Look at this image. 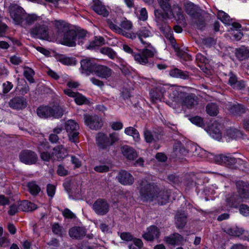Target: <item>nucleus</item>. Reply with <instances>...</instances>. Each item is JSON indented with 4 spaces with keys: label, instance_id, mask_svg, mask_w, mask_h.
Segmentation results:
<instances>
[{
    "label": "nucleus",
    "instance_id": "1",
    "mask_svg": "<svg viewBox=\"0 0 249 249\" xmlns=\"http://www.w3.org/2000/svg\"><path fill=\"white\" fill-rule=\"evenodd\" d=\"M140 197L143 201H157L160 205L165 204L168 200L167 192L159 191L157 186L146 180L139 182Z\"/></svg>",
    "mask_w": 249,
    "mask_h": 249
},
{
    "label": "nucleus",
    "instance_id": "2",
    "mask_svg": "<svg viewBox=\"0 0 249 249\" xmlns=\"http://www.w3.org/2000/svg\"><path fill=\"white\" fill-rule=\"evenodd\" d=\"M180 92L178 95L176 96L173 101L171 103L169 101L167 102V104L174 109L178 108L179 105L187 108H192L197 105L198 98L194 94H189L184 92L181 87Z\"/></svg>",
    "mask_w": 249,
    "mask_h": 249
},
{
    "label": "nucleus",
    "instance_id": "3",
    "mask_svg": "<svg viewBox=\"0 0 249 249\" xmlns=\"http://www.w3.org/2000/svg\"><path fill=\"white\" fill-rule=\"evenodd\" d=\"M123 49L126 53L131 54L134 60L138 63L142 65H145L148 62V59L154 56L156 53L155 49H151L145 48L140 51L139 53H135L133 50L127 45H123Z\"/></svg>",
    "mask_w": 249,
    "mask_h": 249
},
{
    "label": "nucleus",
    "instance_id": "4",
    "mask_svg": "<svg viewBox=\"0 0 249 249\" xmlns=\"http://www.w3.org/2000/svg\"><path fill=\"white\" fill-rule=\"evenodd\" d=\"M236 186L239 197L234 195L230 198H227V202L230 207H236L237 205L236 202L249 198V184L243 181H239Z\"/></svg>",
    "mask_w": 249,
    "mask_h": 249
},
{
    "label": "nucleus",
    "instance_id": "5",
    "mask_svg": "<svg viewBox=\"0 0 249 249\" xmlns=\"http://www.w3.org/2000/svg\"><path fill=\"white\" fill-rule=\"evenodd\" d=\"M64 109L59 106H53V107L49 106H42L39 107L36 110L37 115L41 118L54 117L60 118L63 114Z\"/></svg>",
    "mask_w": 249,
    "mask_h": 249
},
{
    "label": "nucleus",
    "instance_id": "6",
    "mask_svg": "<svg viewBox=\"0 0 249 249\" xmlns=\"http://www.w3.org/2000/svg\"><path fill=\"white\" fill-rule=\"evenodd\" d=\"M49 20L45 18L43 19V22H40V24H37L31 29V36L35 38L48 39L49 37Z\"/></svg>",
    "mask_w": 249,
    "mask_h": 249
},
{
    "label": "nucleus",
    "instance_id": "7",
    "mask_svg": "<svg viewBox=\"0 0 249 249\" xmlns=\"http://www.w3.org/2000/svg\"><path fill=\"white\" fill-rule=\"evenodd\" d=\"M160 7L165 12L167 17L175 16L176 14L178 17V20L180 22L184 20V16L182 14L181 9L178 5L173 7V9L171 8L170 0H157Z\"/></svg>",
    "mask_w": 249,
    "mask_h": 249
},
{
    "label": "nucleus",
    "instance_id": "8",
    "mask_svg": "<svg viewBox=\"0 0 249 249\" xmlns=\"http://www.w3.org/2000/svg\"><path fill=\"white\" fill-rule=\"evenodd\" d=\"M62 32L63 34L60 33L59 35L60 43L70 47L75 46L76 31L69 30L67 27H65Z\"/></svg>",
    "mask_w": 249,
    "mask_h": 249
},
{
    "label": "nucleus",
    "instance_id": "9",
    "mask_svg": "<svg viewBox=\"0 0 249 249\" xmlns=\"http://www.w3.org/2000/svg\"><path fill=\"white\" fill-rule=\"evenodd\" d=\"M65 129L70 141L73 142H77L79 134L78 124L73 120H69L65 123Z\"/></svg>",
    "mask_w": 249,
    "mask_h": 249
},
{
    "label": "nucleus",
    "instance_id": "10",
    "mask_svg": "<svg viewBox=\"0 0 249 249\" xmlns=\"http://www.w3.org/2000/svg\"><path fill=\"white\" fill-rule=\"evenodd\" d=\"M181 87L176 86H171L169 85H163L159 84L156 86V90H158L163 96L164 93L167 91L169 93V98L171 99L172 101H174V98H176V96L180 94Z\"/></svg>",
    "mask_w": 249,
    "mask_h": 249
},
{
    "label": "nucleus",
    "instance_id": "11",
    "mask_svg": "<svg viewBox=\"0 0 249 249\" xmlns=\"http://www.w3.org/2000/svg\"><path fill=\"white\" fill-rule=\"evenodd\" d=\"M11 17L16 24L21 23L25 17L24 10L20 6L14 3L11 4L9 7Z\"/></svg>",
    "mask_w": 249,
    "mask_h": 249
},
{
    "label": "nucleus",
    "instance_id": "12",
    "mask_svg": "<svg viewBox=\"0 0 249 249\" xmlns=\"http://www.w3.org/2000/svg\"><path fill=\"white\" fill-rule=\"evenodd\" d=\"M85 124L92 130L100 129L103 125V122L101 118L97 115H84Z\"/></svg>",
    "mask_w": 249,
    "mask_h": 249
},
{
    "label": "nucleus",
    "instance_id": "13",
    "mask_svg": "<svg viewBox=\"0 0 249 249\" xmlns=\"http://www.w3.org/2000/svg\"><path fill=\"white\" fill-rule=\"evenodd\" d=\"M53 150V155H51L48 152H41L40 154L41 159L44 161H49L54 155L58 160H60L64 158L67 154L66 150L62 145L54 147Z\"/></svg>",
    "mask_w": 249,
    "mask_h": 249
},
{
    "label": "nucleus",
    "instance_id": "14",
    "mask_svg": "<svg viewBox=\"0 0 249 249\" xmlns=\"http://www.w3.org/2000/svg\"><path fill=\"white\" fill-rule=\"evenodd\" d=\"M92 209L97 214L104 215L108 212L109 205L106 200L98 199L93 203Z\"/></svg>",
    "mask_w": 249,
    "mask_h": 249
},
{
    "label": "nucleus",
    "instance_id": "15",
    "mask_svg": "<svg viewBox=\"0 0 249 249\" xmlns=\"http://www.w3.org/2000/svg\"><path fill=\"white\" fill-rule=\"evenodd\" d=\"M107 23L109 28L114 32L119 34L122 35L127 38L131 39H134L136 38V35L133 33H128L125 31L123 30L122 28H120L117 24L118 23L117 20L115 19H107Z\"/></svg>",
    "mask_w": 249,
    "mask_h": 249
},
{
    "label": "nucleus",
    "instance_id": "16",
    "mask_svg": "<svg viewBox=\"0 0 249 249\" xmlns=\"http://www.w3.org/2000/svg\"><path fill=\"white\" fill-rule=\"evenodd\" d=\"M20 161L27 164H32L35 163L38 157L36 154L30 150L22 151L19 156Z\"/></svg>",
    "mask_w": 249,
    "mask_h": 249
},
{
    "label": "nucleus",
    "instance_id": "17",
    "mask_svg": "<svg viewBox=\"0 0 249 249\" xmlns=\"http://www.w3.org/2000/svg\"><path fill=\"white\" fill-rule=\"evenodd\" d=\"M160 231L155 226H151L147 228L146 231L142 234V237L147 241H152L158 239L160 235Z\"/></svg>",
    "mask_w": 249,
    "mask_h": 249
},
{
    "label": "nucleus",
    "instance_id": "18",
    "mask_svg": "<svg viewBox=\"0 0 249 249\" xmlns=\"http://www.w3.org/2000/svg\"><path fill=\"white\" fill-rule=\"evenodd\" d=\"M214 160L217 163L226 165H231L237 162V160L230 154L217 155Z\"/></svg>",
    "mask_w": 249,
    "mask_h": 249
},
{
    "label": "nucleus",
    "instance_id": "19",
    "mask_svg": "<svg viewBox=\"0 0 249 249\" xmlns=\"http://www.w3.org/2000/svg\"><path fill=\"white\" fill-rule=\"evenodd\" d=\"M117 178L120 183L124 185H130L134 182L133 176L125 170H122L119 173Z\"/></svg>",
    "mask_w": 249,
    "mask_h": 249
},
{
    "label": "nucleus",
    "instance_id": "20",
    "mask_svg": "<svg viewBox=\"0 0 249 249\" xmlns=\"http://www.w3.org/2000/svg\"><path fill=\"white\" fill-rule=\"evenodd\" d=\"M96 142L99 148L102 149H107L110 146L108 137L103 133H98L96 137Z\"/></svg>",
    "mask_w": 249,
    "mask_h": 249
},
{
    "label": "nucleus",
    "instance_id": "21",
    "mask_svg": "<svg viewBox=\"0 0 249 249\" xmlns=\"http://www.w3.org/2000/svg\"><path fill=\"white\" fill-rule=\"evenodd\" d=\"M94 72L100 78H107L111 75L112 71L106 66L97 65Z\"/></svg>",
    "mask_w": 249,
    "mask_h": 249
},
{
    "label": "nucleus",
    "instance_id": "22",
    "mask_svg": "<svg viewBox=\"0 0 249 249\" xmlns=\"http://www.w3.org/2000/svg\"><path fill=\"white\" fill-rule=\"evenodd\" d=\"M65 94L71 97L74 98V101L76 104L81 105L86 102V98L77 92L73 91L71 89H68L64 90Z\"/></svg>",
    "mask_w": 249,
    "mask_h": 249
},
{
    "label": "nucleus",
    "instance_id": "23",
    "mask_svg": "<svg viewBox=\"0 0 249 249\" xmlns=\"http://www.w3.org/2000/svg\"><path fill=\"white\" fill-rule=\"evenodd\" d=\"M9 106L15 109H22L27 105L26 100L22 97H15L9 102Z\"/></svg>",
    "mask_w": 249,
    "mask_h": 249
},
{
    "label": "nucleus",
    "instance_id": "24",
    "mask_svg": "<svg viewBox=\"0 0 249 249\" xmlns=\"http://www.w3.org/2000/svg\"><path fill=\"white\" fill-rule=\"evenodd\" d=\"M137 34L141 43L144 45L145 48L150 47V43L143 40V38H147L152 36V33L150 31L146 28H142L138 31Z\"/></svg>",
    "mask_w": 249,
    "mask_h": 249
},
{
    "label": "nucleus",
    "instance_id": "25",
    "mask_svg": "<svg viewBox=\"0 0 249 249\" xmlns=\"http://www.w3.org/2000/svg\"><path fill=\"white\" fill-rule=\"evenodd\" d=\"M121 151L123 155L129 160H133L137 157V153L135 150L128 145L122 147Z\"/></svg>",
    "mask_w": 249,
    "mask_h": 249
},
{
    "label": "nucleus",
    "instance_id": "26",
    "mask_svg": "<svg viewBox=\"0 0 249 249\" xmlns=\"http://www.w3.org/2000/svg\"><path fill=\"white\" fill-rule=\"evenodd\" d=\"M186 12L193 18L197 17L200 15V10L193 3L187 2L185 4Z\"/></svg>",
    "mask_w": 249,
    "mask_h": 249
},
{
    "label": "nucleus",
    "instance_id": "27",
    "mask_svg": "<svg viewBox=\"0 0 249 249\" xmlns=\"http://www.w3.org/2000/svg\"><path fill=\"white\" fill-rule=\"evenodd\" d=\"M93 10L98 14L106 17L108 13L106 8L99 0H93Z\"/></svg>",
    "mask_w": 249,
    "mask_h": 249
},
{
    "label": "nucleus",
    "instance_id": "28",
    "mask_svg": "<svg viewBox=\"0 0 249 249\" xmlns=\"http://www.w3.org/2000/svg\"><path fill=\"white\" fill-rule=\"evenodd\" d=\"M97 64L91 62L89 59H85L81 61V67L83 71L89 72H94Z\"/></svg>",
    "mask_w": 249,
    "mask_h": 249
},
{
    "label": "nucleus",
    "instance_id": "29",
    "mask_svg": "<svg viewBox=\"0 0 249 249\" xmlns=\"http://www.w3.org/2000/svg\"><path fill=\"white\" fill-rule=\"evenodd\" d=\"M228 109L234 116H240L246 111L245 107L239 104L229 105Z\"/></svg>",
    "mask_w": 249,
    "mask_h": 249
},
{
    "label": "nucleus",
    "instance_id": "30",
    "mask_svg": "<svg viewBox=\"0 0 249 249\" xmlns=\"http://www.w3.org/2000/svg\"><path fill=\"white\" fill-rule=\"evenodd\" d=\"M186 214L184 212H178L175 216V223L178 228H182L186 223Z\"/></svg>",
    "mask_w": 249,
    "mask_h": 249
},
{
    "label": "nucleus",
    "instance_id": "31",
    "mask_svg": "<svg viewBox=\"0 0 249 249\" xmlns=\"http://www.w3.org/2000/svg\"><path fill=\"white\" fill-rule=\"evenodd\" d=\"M24 18H25L26 22L28 25L35 24L36 25L37 24H40V22H43V19L45 18L37 16L36 14H30L25 16Z\"/></svg>",
    "mask_w": 249,
    "mask_h": 249
},
{
    "label": "nucleus",
    "instance_id": "32",
    "mask_svg": "<svg viewBox=\"0 0 249 249\" xmlns=\"http://www.w3.org/2000/svg\"><path fill=\"white\" fill-rule=\"evenodd\" d=\"M69 235L72 238L80 239L85 236V231L81 228L74 227L70 230Z\"/></svg>",
    "mask_w": 249,
    "mask_h": 249
},
{
    "label": "nucleus",
    "instance_id": "33",
    "mask_svg": "<svg viewBox=\"0 0 249 249\" xmlns=\"http://www.w3.org/2000/svg\"><path fill=\"white\" fill-rule=\"evenodd\" d=\"M182 240V236L178 233L173 234L169 236L166 237L164 239V241L167 243L172 245L180 244Z\"/></svg>",
    "mask_w": 249,
    "mask_h": 249
},
{
    "label": "nucleus",
    "instance_id": "34",
    "mask_svg": "<svg viewBox=\"0 0 249 249\" xmlns=\"http://www.w3.org/2000/svg\"><path fill=\"white\" fill-rule=\"evenodd\" d=\"M124 132L127 135L132 136L134 140L136 142L140 140L139 133L137 129L133 127L129 126L125 128Z\"/></svg>",
    "mask_w": 249,
    "mask_h": 249
},
{
    "label": "nucleus",
    "instance_id": "35",
    "mask_svg": "<svg viewBox=\"0 0 249 249\" xmlns=\"http://www.w3.org/2000/svg\"><path fill=\"white\" fill-rule=\"evenodd\" d=\"M173 150L176 156L179 158L187 153V151L182 146V144L179 142L175 143Z\"/></svg>",
    "mask_w": 249,
    "mask_h": 249
},
{
    "label": "nucleus",
    "instance_id": "36",
    "mask_svg": "<svg viewBox=\"0 0 249 249\" xmlns=\"http://www.w3.org/2000/svg\"><path fill=\"white\" fill-rule=\"evenodd\" d=\"M105 44V39L101 36H96L94 39L91 41L86 48L88 49H94Z\"/></svg>",
    "mask_w": 249,
    "mask_h": 249
},
{
    "label": "nucleus",
    "instance_id": "37",
    "mask_svg": "<svg viewBox=\"0 0 249 249\" xmlns=\"http://www.w3.org/2000/svg\"><path fill=\"white\" fill-rule=\"evenodd\" d=\"M20 210L23 211L29 212L32 211L36 209V206L28 201H24L19 204Z\"/></svg>",
    "mask_w": 249,
    "mask_h": 249
},
{
    "label": "nucleus",
    "instance_id": "38",
    "mask_svg": "<svg viewBox=\"0 0 249 249\" xmlns=\"http://www.w3.org/2000/svg\"><path fill=\"white\" fill-rule=\"evenodd\" d=\"M206 110L207 113L210 116H216L219 112L218 106L214 103H209L206 106Z\"/></svg>",
    "mask_w": 249,
    "mask_h": 249
},
{
    "label": "nucleus",
    "instance_id": "39",
    "mask_svg": "<svg viewBox=\"0 0 249 249\" xmlns=\"http://www.w3.org/2000/svg\"><path fill=\"white\" fill-rule=\"evenodd\" d=\"M169 74L171 76L175 78L186 79L188 77V74L187 72L182 71L177 68L171 70L170 71Z\"/></svg>",
    "mask_w": 249,
    "mask_h": 249
},
{
    "label": "nucleus",
    "instance_id": "40",
    "mask_svg": "<svg viewBox=\"0 0 249 249\" xmlns=\"http://www.w3.org/2000/svg\"><path fill=\"white\" fill-rule=\"evenodd\" d=\"M27 186L29 192L32 195L36 196L41 191V188L36 181H33L29 182Z\"/></svg>",
    "mask_w": 249,
    "mask_h": 249
},
{
    "label": "nucleus",
    "instance_id": "41",
    "mask_svg": "<svg viewBox=\"0 0 249 249\" xmlns=\"http://www.w3.org/2000/svg\"><path fill=\"white\" fill-rule=\"evenodd\" d=\"M236 56L240 60L249 57V50L246 48H239L236 50Z\"/></svg>",
    "mask_w": 249,
    "mask_h": 249
},
{
    "label": "nucleus",
    "instance_id": "42",
    "mask_svg": "<svg viewBox=\"0 0 249 249\" xmlns=\"http://www.w3.org/2000/svg\"><path fill=\"white\" fill-rule=\"evenodd\" d=\"M99 51L102 54L107 55L110 59H113L116 56V53L110 48L103 47Z\"/></svg>",
    "mask_w": 249,
    "mask_h": 249
},
{
    "label": "nucleus",
    "instance_id": "43",
    "mask_svg": "<svg viewBox=\"0 0 249 249\" xmlns=\"http://www.w3.org/2000/svg\"><path fill=\"white\" fill-rule=\"evenodd\" d=\"M217 17L225 24L230 25L231 23V19L230 16L223 11H218Z\"/></svg>",
    "mask_w": 249,
    "mask_h": 249
},
{
    "label": "nucleus",
    "instance_id": "44",
    "mask_svg": "<svg viewBox=\"0 0 249 249\" xmlns=\"http://www.w3.org/2000/svg\"><path fill=\"white\" fill-rule=\"evenodd\" d=\"M210 134L212 138L217 140L221 139L222 136L219 128H218L217 126L214 128V124L210 128Z\"/></svg>",
    "mask_w": 249,
    "mask_h": 249
},
{
    "label": "nucleus",
    "instance_id": "45",
    "mask_svg": "<svg viewBox=\"0 0 249 249\" xmlns=\"http://www.w3.org/2000/svg\"><path fill=\"white\" fill-rule=\"evenodd\" d=\"M149 93L151 101L153 103H156L158 101H160L161 97L163 96L161 93L158 92V90H156V88L155 89L151 90Z\"/></svg>",
    "mask_w": 249,
    "mask_h": 249
},
{
    "label": "nucleus",
    "instance_id": "46",
    "mask_svg": "<svg viewBox=\"0 0 249 249\" xmlns=\"http://www.w3.org/2000/svg\"><path fill=\"white\" fill-rule=\"evenodd\" d=\"M227 134L231 139H237L241 137V132L235 128H231L227 130Z\"/></svg>",
    "mask_w": 249,
    "mask_h": 249
},
{
    "label": "nucleus",
    "instance_id": "47",
    "mask_svg": "<svg viewBox=\"0 0 249 249\" xmlns=\"http://www.w3.org/2000/svg\"><path fill=\"white\" fill-rule=\"evenodd\" d=\"M34 74V72L32 69L29 67L25 68L24 70V75L30 83L34 82V80L33 78Z\"/></svg>",
    "mask_w": 249,
    "mask_h": 249
},
{
    "label": "nucleus",
    "instance_id": "48",
    "mask_svg": "<svg viewBox=\"0 0 249 249\" xmlns=\"http://www.w3.org/2000/svg\"><path fill=\"white\" fill-rule=\"evenodd\" d=\"M143 246L142 241L138 238H135L133 243L130 244L128 246L129 249H141Z\"/></svg>",
    "mask_w": 249,
    "mask_h": 249
},
{
    "label": "nucleus",
    "instance_id": "49",
    "mask_svg": "<svg viewBox=\"0 0 249 249\" xmlns=\"http://www.w3.org/2000/svg\"><path fill=\"white\" fill-rule=\"evenodd\" d=\"M120 26L121 27L120 28L124 31L130 30V29H132V25L131 23L129 21L127 20L126 19L121 21L120 23Z\"/></svg>",
    "mask_w": 249,
    "mask_h": 249
},
{
    "label": "nucleus",
    "instance_id": "50",
    "mask_svg": "<svg viewBox=\"0 0 249 249\" xmlns=\"http://www.w3.org/2000/svg\"><path fill=\"white\" fill-rule=\"evenodd\" d=\"M61 62L67 65H75L76 64V61L73 58L71 57H63L61 59Z\"/></svg>",
    "mask_w": 249,
    "mask_h": 249
},
{
    "label": "nucleus",
    "instance_id": "51",
    "mask_svg": "<svg viewBox=\"0 0 249 249\" xmlns=\"http://www.w3.org/2000/svg\"><path fill=\"white\" fill-rule=\"evenodd\" d=\"M94 169L96 172L99 173L107 172L109 171V167L106 165H100L94 167Z\"/></svg>",
    "mask_w": 249,
    "mask_h": 249
},
{
    "label": "nucleus",
    "instance_id": "52",
    "mask_svg": "<svg viewBox=\"0 0 249 249\" xmlns=\"http://www.w3.org/2000/svg\"><path fill=\"white\" fill-rule=\"evenodd\" d=\"M63 215L66 218H73L75 217V214L69 209L66 208L62 211Z\"/></svg>",
    "mask_w": 249,
    "mask_h": 249
},
{
    "label": "nucleus",
    "instance_id": "53",
    "mask_svg": "<svg viewBox=\"0 0 249 249\" xmlns=\"http://www.w3.org/2000/svg\"><path fill=\"white\" fill-rule=\"evenodd\" d=\"M144 135L145 140L147 142L150 143L154 141V136L150 131L145 130L144 132Z\"/></svg>",
    "mask_w": 249,
    "mask_h": 249
},
{
    "label": "nucleus",
    "instance_id": "54",
    "mask_svg": "<svg viewBox=\"0 0 249 249\" xmlns=\"http://www.w3.org/2000/svg\"><path fill=\"white\" fill-rule=\"evenodd\" d=\"M120 237L122 240H125L126 241H132L133 242L134 239H135L129 232L122 233L120 235Z\"/></svg>",
    "mask_w": 249,
    "mask_h": 249
},
{
    "label": "nucleus",
    "instance_id": "55",
    "mask_svg": "<svg viewBox=\"0 0 249 249\" xmlns=\"http://www.w3.org/2000/svg\"><path fill=\"white\" fill-rule=\"evenodd\" d=\"M19 209L20 210L19 204L12 205L10 206V209L8 212V214L11 215H13L18 212Z\"/></svg>",
    "mask_w": 249,
    "mask_h": 249
},
{
    "label": "nucleus",
    "instance_id": "56",
    "mask_svg": "<svg viewBox=\"0 0 249 249\" xmlns=\"http://www.w3.org/2000/svg\"><path fill=\"white\" fill-rule=\"evenodd\" d=\"M190 121L197 125L201 126L203 124V119L198 116H196L190 119Z\"/></svg>",
    "mask_w": 249,
    "mask_h": 249
},
{
    "label": "nucleus",
    "instance_id": "57",
    "mask_svg": "<svg viewBox=\"0 0 249 249\" xmlns=\"http://www.w3.org/2000/svg\"><path fill=\"white\" fill-rule=\"evenodd\" d=\"M239 211L240 213L244 216L249 215V207L246 205H241L240 206Z\"/></svg>",
    "mask_w": 249,
    "mask_h": 249
},
{
    "label": "nucleus",
    "instance_id": "58",
    "mask_svg": "<svg viewBox=\"0 0 249 249\" xmlns=\"http://www.w3.org/2000/svg\"><path fill=\"white\" fill-rule=\"evenodd\" d=\"M47 191L48 195L51 197H53L55 194V186L52 184H49L47 186Z\"/></svg>",
    "mask_w": 249,
    "mask_h": 249
},
{
    "label": "nucleus",
    "instance_id": "59",
    "mask_svg": "<svg viewBox=\"0 0 249 249\" xmlns=\"http://www.w3.org/2000/svg\"><path fill=\"white\" fill-rule=\"evenodd\" d=\"M57 173L60 176H66L69 174L68 171L66 170L64 166L61 165L58 166Z\"/></svg>",
    "mask_w": 249,
    "mask_h": 249
},
{
    "label": "nucleus",
    "instance_id": "60",
    "mask_svg": "<svg viewBox=\"0 0 249 249\" xmlns=\"http://www.w3.org/2000/svg\"><path fill=\"white\" fill-rule=\"evenodd\" d=\"M166 30L167 32L165 33V36L167 39H168L171 42L173 43L175 41V39L172 36V31L171 28L169 26H167Z\"/></svg>",
    "mask_w": 249,
    "mask_h": 249
},
{
    "label": "nucleus",
    "instance_id": "61",
    "mask_svg": "<svg viewBox=\"0 0 249 249\" xmlns=\"http://www.w3.org/2000/svg\"><path fill=\"white\" fill-rule=\"evenodd\" d=\"M109 137L110 139V141H109L110 146L115 142H117L119 139V134L115 132L110 134Z\"/></svg>",
    "mask_w": 249,
    "mask_h": 249
},
{
    "label": "nucleus",
    "instance_id": "62",
    "mask_svg": "<svg viewBox=\"0 0 249 249\" xmlns=\"http://www.w3.org/2000/svg\"><path fill=\"white\" fill-rule=\"evenodd\" d=\"M237 82V79L236 76L232 73H230V78L229 80V83L231 86H233L235 87L236 86V83Z\"/></svg>",
    "mask_w": 249,
    "mask_h": 249
},
{
    "label": "nucleus",
    "instance_id": "63",
    "mask_svg": "<svg viewBox=\"0 0 249 249\" xmlns=\"http://www.w3.org/2000/svg\"><path fill=\"white\" fill-rule=\"evenodd\" d=\"M3 92L4 93H8L13 88V85L9 82H6L2 85Z\"/></svg>",
    "mask_w": 249,
    "mask_h": 249
},
{
    "label": "nucleus",
    "instance_id": "64",
    "mask_svg": "<svg viewBox=\"0 0 249 249\" xmlns=\"http://www.w3.org/2000/svg\"><path fill=\"white\" fill-rule=\"evenodd\" d=\"M123 127V123L121 122H113L111 124V128L114 130H119L122 129Z\"/></svg>",
    "mask_w": 249,
    "mask_h": 249
}]
</instances>
